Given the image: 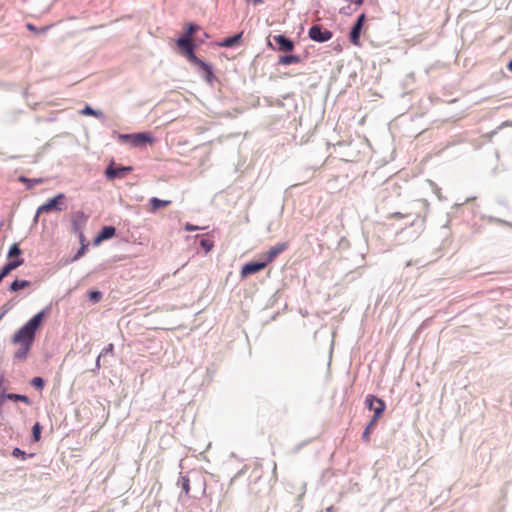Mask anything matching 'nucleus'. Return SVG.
Wrapping results in <instances>:
<instances>
[{"instance_id":"nucleus-1","label":"nucleus","mask_w":512,"mask_h":512,"mask_svg":"<svg viewBox=\"0 0 512 512\" xmlns=\"http://www.w3.org/2000/svg\"><path fill=\"white\" fill-rule=\"evenodd\" d=\"M45 315V310L40 311L12 336V342L19 345V348L14 353L16 359L25 360L27 358L35 340L36 331L41 326Z\"/></svg>"},{"instance_id":"nucleus-2","label":"nucleus","mask_w":512,"mask_h":512,"mask_svg":"<svg viewBox=\"0 0 512 512\" xmlns=\"http://www.w3.org/2000/svg\"><path fill=\"white\" fill-rule=\"evenodd\" d=\"M177 46L189 61L198 65L206 73L207 80L210 82L213 76L212 68L210 65L196 57L194 54V44L192 39H189L188 37H181L177 40Z\"/></svg>"},{"instance_id":"nucleus-3","label":"nucleus","mask_w":512,"mask_h":512,"mask_svg":"<svg viewBox=\"0 0 512 512\" xmlns=\"http://www.w3.org/2000/svg\"><path fill=\"white\" fill-rule=\"evenodd\" d=\"M65 198H66V196L63 193H59L55 197L49 199L43 205L39 206L37 211H36V215H35L34 220L37 221L39 215L42 214V213H49L51 211H62V210H64L65 207H63V205H64Z\"/></svg>"},{"instance_id":"nucleus-4","label":"nucleus","mask_w":512,"mask_h":512,"mask_svg":"<svg viewBox=\"0 0 512 512\" xmlns=\"http://www.w3.org/2000/svg\"><path fill=\"white\" fill-rule=\"evenodd\" d=\"M365 404L369 410L374 412L372 419L379 421L386 408L385 402L382 399L369 394L365 398Z\"/></svg>"},{"instance_id":"nucleus-5","label":"nucleus","mask_w":512,"mask_h":512,"mask_svg":"<svg viewBox=\"0 0 512 512\" xmlns=\"http://www.w3.org/2000/svg\"><path fill=\"white\" fill-rule=\"evenodd\" d=\"M120 139L128 141L132 146L138 147L145 143H153V138L148 133H134L120 135Z\"/></svg>"},{"instance_id":"nucleus-6","label":"nucleus","mask_w":512,"mask_h":512,"mask_svg":"<svg viewBox=\"0 0 512 512\" xmlns=\"http://www.w3.org/2000/svg\"><path fill=\"white\" fill-rule=\"evenodd\" d=\"M309 37L316 41V42H326V41H329L333 34L331 31L327 30V29H323L320 25H313L310 29H309Z\"/></svg>"},{"instance_id":"nucleus-7","label":"nucleus","mask_w":512,"mask_h":512,"mask_svg":"<svg viewBox=\"0 0 512 512\" xmlns=\"http://www.w3.org/2000/svg\"><path fill=\"white\" fill-rule=\"evenodd\" d=\"M288 248V243H279L272 248H270L266 253H264L261 258L263 259V262L266 263V266L273 262L275 258L284 252Z\"/></svg>"},{"instance_id":"nucleus-8","label":"nucleus","mask_w":512,"mask_h":512,"mask_svg":"<svg viewBox=\"0 0 512 512\" xmlns=\"http://www.w3.org/2000/svg\"><path fill=\"white\" fill-rule=\"evenodd\" d=\"M365 22V14L362 13L356 23L354 24V26L352 27V30L350 32V41L352 44L356 45V46H359L360 45V34H361V29H362V26Z\"/></svg>"},{"instance_id":"nucleus-9","label":"nucleus","mask_w":512,"mask_h":512,"mask_svg":"<svg viewBox=\"0 0 512 512\" xmlns=\"http://www.w3.org/2000/svg\"><path fill=\"white\" fill-rule=\"evenodd\" d=\"M131 171H132L131 166L113 167L112 165H110L107 167L105 174L108 179H115V178H123Z\"/></svg>"},{"instance_id":"nucleus-10","label":"nucleus","mask_w":512,"mask_h":512,"mask_svg":"<svg viewBox=\"0 0 512 512\" xmlns=\"http://www.w3.org/2000/svg\"><path fill=\"white\" fill-rule=\"evenodd\" d=\"M266 267V263L261 262H250L245 264L241 269V277L245 278L248 275L255 274Z\"/></svg>"},{"instance_id":"nucleus-11","label":"nucleus","mask_w":512,"mask_h":512,"mask_svg":"<svg viewBox=\"0 0 512 512\" xmlns=\"http://www.w3.org/2000/svg\"><path fill=\"white\" fill-rule=\"evenodd\" d=\"M274 41L278 45L280 51L290 52L294 49V43L284 35L274 36Z\"/></svg>"},{"instance_id":"nucleus-12","label":"nucleus","mask_w":512,"mask_h":512,"mask_svg":"<svg viewBox=\"0 0 512 512\" xmlns=\"http://www.w3.org/2000/svg\"><path fill=\"white\" fill-rule=\"evenodd\" d=\"M23 263V259L11 260L4 265L0 271V282L6 277L12 270L16 269Z\"/></svg>"},{"instance_id":"nucleus-13","label":"nucleus","mask_w":512,"mask_h":512,"mask_svg":"<svg viewBox=\"0 0 512 512\" xmlns=\"http://www.w3.org/2000/svg\"><path fill=\"white\" fill-rule=\"evenodd\" d=\"M116 233V229L113 226H105L95 239V243H100L103 240L113 237Z\"/></svg>"},{"instance_id":"nucleus-14","label":"nucleus","mask_w":512,"mask_h":512,"mask_svg":"<svg viewBox=\"0 0 512 512\" xmlns=\"http://www.w3.org/2000/svg\"><path fill=\"white\" fill-rule=\"evenodd\" d=\"M378 421H375V419H371L369 423L367 424L366 428L364 429L362 433V440L366 443L370 442V435L375 429Z\"/></svg>"},{"instance_id":"nucleus-15","label":"nucleus","mask_w":512,"mask_h":512,"mask_svg":"<svg viewBox=\"0 0 512 512\" xmlns=\"http://www.w3.org/2000/svg\"><path fill=\"white\" fill-rule=\"evenodd\" d=\"M170 203H171V201H169V200H160L156 197H153L150 199V205H151L152 211H156L160 208L167 207L168 205H170Z\"/></svg>"},{"instance_id":"nucleus-16","label":"nucleus","mask_w":512,"mask_h":512,"mask_svg":"<svg viewBox=\"0 0 512 512\" xmlns=\"http://www.w3.org/2000/svg\"><path fill=\"white\" fill-rule=\"evenodd\" d=\"M301 62V58L298 55H284L279 58V63L282 65H290Z\"/></svg>"},{"instance_id":"nucleus-17","label":"nucleus","mask_w":512,"mask_h":512,"mask_svg":"<svg viewBox=\"0 0 512 512\" xmlns=\"http://www.w3.org/2000/svg\"><path fill=\"white\" fill-rule=\"evenodd\" d=\"M18 180L21 183L26 184L28 189H31L33 186H35L37 184L43 183V179L42 178L30 179V178H27L25 176H19Z\"/></svg>"},{"instance_id":"nucleus-18","label":"nucleus","mask_w":512,"mask_h":512,"mask_svg":"<svg viewBox=\"0 0 512 512\" xmlns=\"http://www.w3.org/2000/svg\"><path fill=\"white\" fill-rule=\"evenodd\" d=\"M242 37V33H239L237 35H234L232 37H229L227 39H225L221 44L220 46L222 47H233L235 46L236 44L239 43L240 39Z\"/></svg>"},{"instance_id":"nucleus-19","label":"nucleus","mask_w":512,"mask_h":512,"mask_svg":"<svg viewBox=\"0 0 512 512\" xmlns=\"http://www.w3.org/2000/svg\"><path fill=\"white\" fill-rule=\"evenodd\" d=\"M7 398H8V400L24 402L27 405L31 404L30 399L27 396H25V395L14 394V393H7Z\"/></svg>"},{"instance_id":"nucleus-20","label":"nucleus","mask_w":512,"mask_h":512,"mask_svg":"<svg viewBox=\"0 0 512 512\" xmlns=\"http://www.w3.org/2000/svg\"><path fill=\"white\" fill-rule=\"evenodd\" d=\"M30 285V282L27 280H15L12 282L10 289L12 291H18L20 289L26 288Z\"/></svg>"},{"instance_id":"nucleus-21","label":"nucleus","mask_w":512,"mask_h":512,"mask_svg":"<svg viewBox=\"0 0 512 512\" xmlns=\"http://www.w3.org/2000/svg\"><path fill=\"white\" fill-rule=\"evenodd\" d=\"M82 115L86 116H94L96 118H101L103 116L102 112L92 109L90 106H86L82 111Z\"/></svg>"},{"instance_id":"nucleus-22","label":"nucleus","mask_w":512,"mask_h":512,"mask_svg":"<svg viewBox=\"0 0 512 512\" xmlns=\"http://www.w3.org/2000/svg\"><path fill=\"white\" fill-rule=\"evenodd\" d=\"M200 246L205 250L206 253H208L214 247V242L211 239L203 238L200 241Z\"/></svg>"},{"instance_id":"nucleus-23","label":"nucleus","mask_w":512,"mask_h":512,"mask_svg":"<svg viewBox=\"0 0 512 512\" xmlns=\"http://www.w3.org/2000/svg\"><path fill=\"white\" fill-rule=\"evenodd\" d=\"M86 217L82 211L77 212L73 217V224L77 226L79 222H85Z\"/></svg>"},{"instance_id":"nucleus-24","label":"nucleus","mask_w":512,"mask_h":512,"mask_svg":"<svg viewBox=\"0 0 512 512\" xmlns=\"http://www.w3.org/2000/svg\"><path fill=\"white\" fill-rule=\"evenodd\" d=\"M32 386L41 390L44 387V380L41 377H34L31 381Z\"/></svg>"},{"instance_id":"nucleus-25","label":"nucleus","mask_w":512,"mask_h":512,"mask_svg":"<svg viewBox=\"0 0 512 512\" xmlns=\"http://www.w3.org/2000/svg\"><path fill=\"white\" fill-rule=\"evenodd\" d=\"M199 27L197 25H194V24H188L187 25V31H186V36L185 37H188L189 39H191L192 35L198 31Z\"/></svg>"},{"instance_id":"nucleus-26","label":"nucleus","mask_w":512,"mask_h":512,"mask_svg":"<svg viewBox=\"0 0 512 512\" xmlns=\"http://www.w3.org/2000/svg\"><path fill=\"white\" fill-rule=\"evenodd\" d=\"M40 434H41V426L37 422L33 426V438H34L35 441H39L40 440Z\"/></svg>"},{"instance_id":"nucleus-27","label":"nucleus","mask_w":512,"mask_h":512,"mask_svg":"<svg viewBox=\"0 0 512 512\" xmlns=\"http://www.w3.org/2000/svg\"><path fill=\"white\" fill-rule=\"evenodd\" d=\"M182 489L188 495L190 492V481L188 477H182Z\"/></svg>"},{"instance_id":"nucleus-28","label":"nucleus","mask_w":512,"mask_h":512,"mask_svg":"<svg viewBox=\"0 0 512 512\" xmlns=\"http://www.w3.org/2000/svg\"><path fill=\"white\" fill-rule=\"evenodd\" d=\"M21 254V250L19 249L17 244H14L9 251V257L19 256Z\"/></svg>"},{"instance_id":"nucleus-29","label":"nucleus","mask_w":512,"mask_h":512,"mask_svg":"<svg viewBox=\"0 0 512 512\" xmlns=\"http://www.w3.org/2000/svg\"><path fill=\"white\" fill-rule=\"evenodd\" d=\"M27 28L30 31L35 32V33H38V32L44 33L48 30V27H43L41 29H38V27H35L33 24H30V23L27 24Z\"/></svg>"},{"instance_id":"nucleus-30","label":"nucleus","mask_w":512,"mask_h":512,"mask_svg":"<svg viewBox=\"0 0 512 512\" xmlns=\"http://www.w3.org/2000/svg\"><path fill=\"white\" fill-rule=\"evenodd\" d=\"M114 352V345L112 343L108 344L101 352V356L107 355V354H113Z\"/></svg>"},{"instance_id":"nucleus-31","label":"nucleus","mask_w":512,"mask_h":512,"mask_svg":"<svg viewBox=\"0 0 512 512\" xmlns=\"http://www.w3.org/2000/svg\"><path fill=\"white\" fill-rule=\"evenodd\" d=\"M12 456L16 457V458H19V457L25 458L26 453L24 451H22L20 448H14L12 451Z\"/></svg>"},{"instance_id":"nucleus-32","label":"nucleus","mask_w":512,"mask_h":512,"mask_svg":"<svg viewBox=\"0 0 512 512\" xmlns=\"http://www.w3.org/2000/svg\"><path fill=\"white\" fill-rule=\"evenodd\" d=\"M89 297L91 300L98 302L101 299V292L99 291H91L89 293Z\"/></svg>"},{"instance_id":"nucleus-33","label":"nucleus","mask_w":512,"mask_h":512,"mask_svg":"<svg viewBox=\"0 0 512 512\" xmlns=\"http://www.w3.org/2000/svg\"><path fill=\"white\" fill-rule=\"evenodd\" d=\"M198 229H199V228H198L197 226H194V225L189 224V223H187V224L185 225V230H187V231H195V230H198Z\"/></svg>"},{"instance_id":"nucleus-34","label":"nucleus","mask_w":512,"mask_h":512,"mask_svg":"<svg viewBox=\"0 0 512 512\" xmlns=\"http://www.w3.org/2000/svg\"><path fill=\"white\" fill-rule=\"evenodd\" d=\"M85 252V247L83 246L78 252L77 254L75 255L74 259H79Z\"/></svg>"},{"instance_id":"nucleus-35","label":"nucleus","mask_w":512,"mask_h":512,"mask_svg":"<svg viewBox=\"0 0 512 512\" xmlns=\"http://www.w3.org/2000/svg\"><path fill=\"white\" fill-rule=\"evenodd\" d=\"M100 357H101V355H99L97 360H96V366L97 367H100Z\"/></svg>"},{"instance_id":"nucleus-36","label":"nucleus","mask_w":512,"mask_h":512,"mask_svg":"<svg viewBox=\"0 0 512 512\" xmlns=\"http://www.w3.org/2000/svg\"><path fill=\"white\" fill-rule=\"evenodd\" d=\"M507 68L512 72V60L508 63Z\"/></svg>"},{"instance_id":"nucleus-37","label":"nucleus","mask_w":512,"mask_h":512,"mask_svg":"<svg viewBox=\"0 0 512 512\" xmlns=\"http://www.w3.org/2000/svg\"><path fill=\"white\" fill-rule=\"evenodd\" d=\"M357 5H362L363 4V0H355L354 1Z\"/></svg>"},{"instance_id":"nucleus-38","label":"nucleus","mask_w":512,"mask_h":512,"mask_svg":"<svg viewBox=\"0 0 512 512\" xmlns=\"http://www.w3.org/2000/svg\"><path fill=\"white\" fill-rule=\"evenodd\" d=\"M394 216L395 217H402V215L400 213H395Z\"/></svg>"},{"instance_id":"nucleus-39","label":"nucleus","mask_w":512,"mask_h":512,"mask_svg":"<svg viewBox=\"0 0 512 512\" xmlns=\"http://www.w3.org/2000/svg\"><path fill=\"white\" fill-rule=\"evenodd\" d=\"M327 511H328V512H332V511H333V507H329V508L327 509Z\"/></svg>"}]
</instances>
